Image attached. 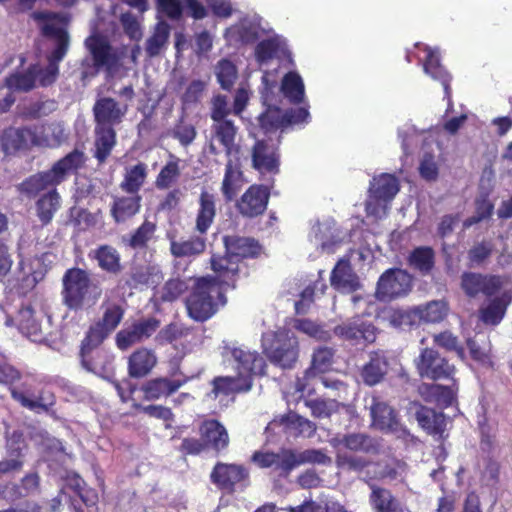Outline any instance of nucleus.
Returning a JSON list of instances; mask_svg holds the SVG:
<instances>
[{
    "mask_svg": "<svg viewBox=\"0 0 512 512\" xmlns=\"http://www.w3.org/2000/svg\"><path fill=\"white\" fill-rule=\"evenodd\" d=\"M85 155L74 149L56 161L52 167L25 178L17 191L29 199L36 198L35 213L42 226L49 225L61 208V195L57 186L63 183L84 164Z\"/></svg>",
    "mask_w": 512,
    "mask_h": 512,
    "instance_id": "f257e3e1",
    "label": "nucleus"
},
{
    "mask_svg": "<svg viewBox=\"0 0 512 512\" xmlns=\"http://www.w3.org/2000/svg\"><path fill=\"white\" fill-rule=\"evenodd\" d=\"M329 457L318 449L297 451L292 448H281L278 452L256 451L252 461L260 468H269V475L274 481L288 480L292 471L304 464H325Z\"/></svg>",
    "mask_w": 512,
    "mask_h": 512,
    "instance_id": "f03ea898",
    "label": "nucleus"
},
{
    "mask_svg": "<svg viewBox=\"0 0 512 512\" xmlns=\"http://www.w3.org/2000/svg\"><path fill=\"white\" fill-rule=\"evenodd\" d=\"M21 378V372L12 365L0 364V384L8 387L11 398L21 407L34 413H49L56 404L54 392L47 387L32 390V385L26 381L22 382L20 387L15 386Z\"/></svg>",
    "mask_w": 512,
    "mask_h": 512,
    "instance_id": "7ed1b4c3",
    "label": "nucleus"
},
{
    "mask_svg": "<svg viewBox=\"0 0 512 512\" xmlns=\"http://www.w3.org/2000/svg\"><path fill=\"white\" fill-rule=\"evenodd\" d=\"M90 59L81 61V79L96 76L104 69L108 73L117 72L126 56V47H113L109 40L100 34H92L84 41Z\"/></svg>",
    "mask_w": 512,
    "mask_h": 512,
    "instance_id": "20e7f679",
    "label": "nucleus"
},
{
    "mask_svg": "<svg viewBox=\"0 0 512 512\" xmlns=\"http://www.w3.org/2000/svg\"><path fill=\"white\" fill-rule=\"evenodd\" d=\"M125 314L123 307L116 303L108 304L102 317L91 325L81 341V364L87 371H95L92 353L121 323Z\"/></svg>",
    "mask_w": 512,
    "mask_h": 512,
    "instance_id": "39448f33",
    "label": "nucleus"
},
{
    "mask_svg": "<svg viewBox=\"0 0 512 512\" xmlns=\"http://www.w3.org/2000/svg\"><path fill=\"white\" fill-rule=\"evenodd\" d=\"M227 304L225 290L214 287L209 280L198 278L185 300L188 316L197 322L212 318Z\"/></svg>",
    "mask_w": 512,
    "mask_h": 512,
    "instance_id": "423d86ee",
    "label": "nucleus"
},
{
    "mask_svg": "<svg viewBox=\"0 0 512 512\" xmlns=\"http://www.w3.org/2000/svg\"><path fill=\"white\" fill-rule=\"evenodd\" d=\"M262 347L267 359L282 369H292L298 361V339L288 329L282 328L265 334Z\"/></svg>",
    "mask_w": 512,
    "mask_h": 512,
    "instance_id": "0eeeda50",
    "label": "nucleus"
},
{
    "mask_svg": "<svg viewBox=\"0 0 512 512\" xmlns=\"http://www.w3.org/2000/svg\"><path fill=\"white\" fill-rule=\"evenodd\" d=\"M2 148L6 153L28 151L33 147H46L50 144L44 124L21 127H8L1 135Z\"/></svg>",
    "mask_w": 512,
    "mask_h": 512,
    "instance_id": "6e6552de",
    "label": "nucleus"
},
{
    "mask_svg": "<svg viewBox=\"0 0 512 512\" xmlns=\"http://www.w3.org/2000/svg\"><path fill=\"white\" fill-rule=\"evenodd\" d=\"M91 285L89 273L78 267L65 271L62 278V301L70 310H80L84 306Z\"/></svg>",
    "mask_w": 512,
    "mask_h": 512,
    "instance_id": "1a4fd4ad",
    "label": "nucleus"
},
{
    "mask_svg": "<svg viewBox=\"0 0 512 512\" xmlns=\"http://www.w3.org/2000/svg\"><path fill=\"white\" fill-rule=\"evenodd\" d=\"M274 179L270 184L250 185L236 200L235 209L244 219H256L265 214L271 197Z\"/></svg>",
    "mask_w": 512,
    "mask_h": 512,
    "instance_id": "9d476101",
    "label": "nucleus"
},
{
    "mask_svg": "<svg viewBox=\"0 0 512 512\" xmlns=\"http://www.w3.org/2000/svg\"><path fill=\"white\" fill-rule=\"evenodd\" d=\"M508 275L481 274L476 272H464L461 275V288L464 293L475 298L479 294L491 297L497 294L503 287L510 284Z\"/></svg>",
    "mask_w": 512,
    "mask_h": 512,
    "instance_id": "9b49d317",
    "label": "nucleus"
},
{
    "mask_svg": "<svg viewBox=\"0 0 512 512\" xmlns=\"http://www.w3.org/2000/svg\"><path fill=\"white\" fill-rule=\"evenodd\" d=\"M418 374L421 378L433 381L453 379L455 366L434 348H424L415 360Z\"/></svg>",
    "mask_w": 512,
    "mask_h": 512,
    "instance_id": "f8f14e48",
    "label": "nucleus"
},
{
    "mask_svg": "<svg viewBox=\"0 0 512 512\" xmlns=\"http://www.w3.org/2000/svg\"><path fill=\"white\" fill-rule=\"evenodd\" d=\"M213 275L201 277L207 279L214 287H220L225 290L235 289L239 278V263L227 251L225 254H213L210 258Z\"/></svg>",
    "mask_w": 512,
    "mask_h": 512,
    "instance_id": "ddd939ff",
    "label": "nucleus"
},
{
    "mask_svg": "<svg viewBox=\"0 0 512 512\" xmlns=\"http://www.w3.org/2000/svg\"><path fill=\"white\" fill-rule=\"evenodd\" d=\"M411 288L412 277L407 271L390 268L379 277L376 296L381 301H389L407 295Z\"/></svg>",
    "mask_w": 512,
    "mask_h": 512,
    "instance_id": "4468645a",
    "label": "nucleus"
},
{
    "mask_svg": "<svg viewBox=\"0 0 512 512\" xmlns=\"http://www.w3.org/2000/svg\"><path fill=\"white\" fill-rule=\"evenodd\" d=\"M400 185L396 176L383 173L374 177L369 192L370 200L366 203V212L369 215H377L380 202H390L399 192Z\"/></svg>",
    "mask_w": 512,
    "mask_h": 512,
    "instance_id": "2eb2a0df",
    "label": "nucleus"
},
{
    "mask_svg": "<svg viewBox=\"0 0 512 512\" xmlns=\"http://www.w3.org/2000/svg\"><path fill=\"white\" fill-rule=\"evenodd\" d=\"M198 433L203 441L206 451L221 454L227 451L230 445V436L226 427L217 419H204L198 427Z\"/></svg>",
    "mask_w": 512,
    "mask_h": 512,
    "instance_id": "dca6fc26",
    "label": "nucleus"
},
{
    "mask_svg": "<svg viewBox=\"0 0 512 512\" xmlns=\"http://www.w3.org/2000/svg\"><path fill=\"white\" fill-rule=\"evenodd\" d=\"M225 354L230 356L228 360L233 361L237 376L241 379L252 381L251 376L261 373L264 368L263 358L257 352H252L244 347H227Z\"/></svg>",
    "mask_w": 512,
    "mask_h": 512,
    "instance_id": "f3484780",
    "label": "nucleus"
},
{
    "mask_svg": "<svg viewBox=\"0 0 512 512\" xmlns=\"http://www.w3.org/2000/svg\"><path fill=\"white\" fill-rule=\"evenodd\" d=\"M160 325L159 320L154 317L134 322L130 327L120 330L116 334V344L120 350H127L134 344L148 339Z\"/></svg>",
    "mask_w": 512,
    "mask_h": 512,
    "instance_id": "a211bd4d",
    "label": "nucleus"
},
{
    "mask_svg": "<svg viewBox=\"0 0 512 512\" xmlns=\"http://www.w3.org/2000/svg\"><path fill=\"white\" fill-rule=\"evenodd\" d=\"M334 447H343L353 453L376 456L380 454L382 445L378 438L363 432L346 433L332 440Z\"/></svg>",
    "mask_w": 512,
    "mask_h": 512,
    "instance_id": "6ab92c4d",
    "label": "nucleus"
},
{
    "mask_svg": "<svg viewBox=\"0 0 512 512\" xmlns=\"http://www.w3.org/2000/svg\"><path fill=\"white\" fill-rule=\"evenodd\" d=\"M252 167L261 174L276 175L280 169L278 148L265 140H257L251 151Z\"/></svg>",
    "mask_w": 512,
    "mask_h": 512,
    "instance_id": "aec40b11",
    "label": "nucleus"
},
{
    "mask_svg": "<svg viewBox=\"0 0 512 512\" xmlns=\"http://www.w3.org/2000/svg\"><path fill=\"white\" fill-rule=\"evenodd\" d=\"M127 111V105L121 107L114 98L101 97L93 106L95 126L115 128L122 122Z\"/></svg>",
    "mask_w": 512,
    "mask_h": 512,
    "instance_id": "412c9836",
    "label": "nucleus"
},
{
    "mask_svg": "<svg viewBox=\"0 0 512 512\" xmlns=\"http://www.w3.org/2000/svg\"><path fill=\"white\" fill-rule=\"evenodd\" d=\"M248 476L249 473L243 465L217 462L212 469L210 479L219 489L233 492L236 484L244 481Z\"/></svg>",
    "mask_w": 512,
    "mask_h": 512,
    "instance_id": "4be33fe9",
    "label": "nucleus"
},
{
    "mask_svg": "<svg viewBox=\"0 0 512 512\" xmlns=\"http://www.w3.org/2000/svg\"><path fill=\"white\" fill-rule=\"evenodd\" d=\"M197 204L194 231L206 235L216 218V197L213 193L202 190Z\"/></svg>",
    "mask_w": 512,
    "mask_h": 512,
    "instance_id": "5701e85b",
    "label": "nucleus"
},
{
    "mask_svg": "<svg viewBox=\"0 0 512 512\" xmlns=\"http://www.w3.org/2000/svg\"><path fill=\"white\" fill-rule=\"evenodd\" d=\"M187 380V378L170 379L167 377H156L146 381L141 386V391L145 400L155 401L174 394Z\"/></svg>",
    "mask_w": 512,
    "mask_h": 512,
    "instance_id": "b1692460",
    "label": "nucleus"
},
{
    "mask_svg": "<svg viewBox=\"0 0 512 512\" xmlns=\"http://www.w3.org/2000/svg\"><path fill=\"white\" fill-rule=\"evenodd\" d=\"M142 196L127 194L115 196L110 206V215L116 224L126 223L141 210Z\"/></svg>",
    "mask_w": 512,
    "mask_h": 512,
    "instance_id": "393cba45",
    "label": "nucleus"
},
{
    "mask_svg": "<svg viewBox=\"0 0 512 512\" xmlns=\"http://www.w3.org/2000/svg\"><path fill=\"white\" fill-rule=\"evenodd\" d=\"M389 370V361L383 351H373L369 354V360L360 370V376L364 384L375 386L381 383Z\"/></svg>",
    "mask_w": 512,
    "mask_h": 512,
    "instance_id": "a878e982",
    "label": "nucleus"
},
{
    "mask_svg": "<svg viewBox=\"0 0 512 512\" xmlns=\"http://www.w3.org/2000/svg\"><path fill=\"white\" fill-rule=\"evenodd\" d=\"M223 242L227 253L237 259L238 263L242 259L256 258L261 254L262 246L251 237L225 236Z\"/></svg>",
    "mask_w": 512,
    "mask_h": 512,
    "instance_id": "bb28decb",
    "label": "nucleus"
},
{
    "mask_svg": "<svg viewBox=\"0 0 512 512\" xmlns=\"http://www.w3.org/2000/svg\"><path fill=\"white\" fill-rule=\"evenodd\" d=\"M244 181V173L240 163L228 159L225 164L224 176L220 187L225 202L229 203L236 199Z\"/></svg>",
    "mask_w": 512,
    "mask_h": 512,
    "instance_id": "cd10ccee",
    "label": "nucleus"
},
{
    "mask_svg": "<svg viewBox=\"0 0 512 512\" xmlns=\"http://www.w3.org/2000/svg\"><path fill=\"white\" fill-rule=\"evenodd\" d=\"M333 333L342 340L356 343L360 340L372 343L376 339L374 325L363 321L342 323L334 327Z\"/></svg>",
    "mask_w": 512,
    "mask_h": 512,
    "instance_id": "c85d7f7f",
    "label": "nucleus"
},
{
    "mask_svg": "<svg viewBox=\"0 0 512 512\" xmlns=\"http://www.w3.org/2000/svg\"><path fill=\"white\" fill-rule=\"evenodd\" d=\"M148 177V165L144 162H137L124 168L123 177L119 188L126 194L140 195V190L146 183Z\"/></svg>",
    "mask_w": 512,
    "mask_h": 512,
    "instance_id": "c756f323",
    "label": "nucleus"
},
{
    "mask_svg": "<svg viewBox=\"0 0 512 512\" xmlns=\"http://www.w3.org/2000/svg\"><path fill=\"white\" fill-rule=\"evenodd\" d=\"M415 416L420 427L429 435L437 436L438 439L445 438L446 418L444 413L421 405Z\"/></svg>",
    "mask_w": 512,
    "mask_h": 512,
    "instance_id": "7c9ffc66",
    "label": "nucleus"
},
{
    "mask_svg": "<svg viewBox=\"0 0 512 512\" xmlns=\"http://www.w3.org/2000/svg\"><path fill=\"white\" fill-rule=\"evenodd\" d=\"M212 390L208 396L217 399L219 396H230L240 392H247L252 387L250 379H241L238 376H218L212 382Z\"/></svg>",
    "mask_w": 512,
    "mask_h": 512,
    "instance_id": "2f4dec72",
    "label": "nucleus"
},
{
    "mask_svg": "<svg viewBox=\"0 0 512 512\" xmlns=\"http://www.w3.org/2000/svg\"><path fill=\"white\" fill-rule=\"evenodd\" d=\"M93 157L98 164H104L117 143L115 128L95 126Z\"/></svg>",
    "mask_w": 512,
    "mask_h": 512,
    "instance_id": "473e14b6",
    "label": "nucleus"
},
{
    "mask_svg": "<svg viewBox=\"0 0 512 512\" xmlns=\"http://www.w3.org/2000/svg\"><path fill=\"white\" fill-rule=\"evenodd\" d=\"M237 134L238 127L232 120L213 122L211 125V139L217 140L222 145L227 156L239 150L236 144Z\"/></svg>",
    "mask_w": 512,
    "mask_h": 512,
    "instance_id": "72a5a7b5",
    "label": "nucleus"
},
{
    "mask_svg": "<svg viewBox=\"0 0 512 512\" xmlns=\"http://www.w3.org/2000/svg\"><path fill=\"white\" fill-rule=\"evenodd\" d=\"M42 34L45 37L53 38L55 41V47L48 54L47 60L59 64L66 56L70 46V37L67 30L54 24H45L42 27Z\"/></svg>",
    "mask_w": 512,
    "mask_h": 512,
    "instance_id": "f704fd0d",
    "label": "nucleus"
},
{
    "mask_svg": "<svg viewBox=\"0 0 512 512\" xmlns=\"http://www.w3.org/2000/svg\"><path fill=\"white\" fill-rule=\"evenodd\" d=\"M157 358L154 352L147 348H139L128 358V375L132 378H142L155 367Z\"/></svg>",
    "mask_w": 512,
    "mask_h": 512,
    "instance_id": "c9c22d12",
    "label": "nucleus"
},
{
    "mask_svg": "<svg viewBox=\"0 0 512 512\" xmlns=\"http://www.w3.org/2000/svg\"><path fill=\"white\" fill-rule=\"evenodd\" d=\"M89 258L96 260L99 268L107 273L118 274L122 270L120 253L112 245H99L90 251Z\"/></svg>",
    "mask_w": 512,
    "mask_h": 512,
    "instance_id": "e433bc0d",
    "label": "nucleus"
},
{
    "mask_svg": "<svg viewBox=\"0 0 512 512\" xmlns=\"http://www.w3.org/2000/svg\"><path fill=\"white\" fill-rule=\"evenodd\" d=\"M371 418L373 425L381 431H396L399 425L396 411L375 398L371 405Z\"/></svg>",
    "mask_w": 512,
    "mask_h": 512,
    "instance_id": "4c0bfd02",
    "label": "nucleus"
},
{
    "mask_svg": "<svg viewBox=\"0 0 512 512\" xmlns=\"http://www.w3.org/2000/svg\"><path fill=\"white\" fill-rule=\"evenodd\" d=\"M287 53L285 43L275 37L261 40L254 49L255 60L259 65L268 64L273 59H283Z\"/></svg>",
    "mask_w": 512,
    "mask_h": 512,
    "instance_id": "58836bf2",
    "label": "nucleus"
},
{
    "mask_svg": "<svg viewBox=\"0 0 512 512\" xmlns=\"http://www.w3.org/2000/svg\"><path fill=\"white\" fill-rule=\"evenodd\" d=\"M156 230V223L145 219L139 227L122 238V243L132 250H146L153 240Z\"/></svg>",
    "mask_w": 512,
    "mask_h": 512,
    "instance_id": "ea45409f",
    "label": "nucleus"
},
{
    "mask_svg": "<svg viewBox=\"0 0 512 512\" xmlns=\"http://www.w3.org/2000/svg\"><path fill=\"white\" fill-rule=\"evenodd\" d=\"M331 286L336 290L354 291L358 287L355 274L352 272L349 260L340 259L330 275Z\"/></svg>",
    "mask_w": 512,
    "mask_h": 512,
    "instance_id": "a19ab883",
    "label": "nucleus"
},
{
    "mask_svg": "<svg viewBox=\"0 0 512 512\" xmlns=\"http://www.w3.org/2000/svg\"><path fill=\"white\" fill-rule=\"evenodd\" d=\"M206 248L205 235H194L186 240L170 241V252L176 258L191 257L202 254Z\"/></svg>",
    "mask_w": 512,
    "mask_h": 512,
    "instance_id": "79ce46f5",
    "label": "nucleus"
},
{
    "mask_svg": "<svg viewBox=\"0 0 512 512\" xmlns=\"http://www.w3.org/2000/svg\"><path fill=\"white\" fill-rule=\"evenodd\" d=\"M371 494L369 501L375 512H401L400 504L389 489L367 481Z\"/></svg>",
    "mask_w": 512,
    "mask_h": 512,
    "instance_id": "37998d69",
    "label": "nucleus"
},
{
    "mask_svg": "<svg viewBox=\"0 0 512 512\" xmlns=\"http://www.w3.org/2000/svg\"><path fill=\"white\" fill-rule=\"evenodd\" d=\"M421 393L425 401L434 403L441 409L450 407L456 399V391L452 386L425 384Z\"/></svg>",
    "mask_w": 512,
    "mask_h": 512,
    "instance_id": "c03bdc74",
    "label": "nucleus"
},
{
    "mask_svg": "<svg viewBox=\"0 0 512 512\" xmlns=\"http://www.w3.org/2000/svg\"><path fill=\"white\" fill-rule=\"evenodd\" d=\"M423 68L426 74H428L434 80H437L441 83V85L444 88L445 95L447 97H450L451 75L441 64L439 55L432 51L431 49H427V55L423 64Z\"/></svg>",
    "mask_w": 512,
    "mask_h": 512,
    "instance_id": "a18cd8bd",
    "label": "nucleus"
},
{
    "mask_svg": "<svg viewBox=\"0 0 512 512\" xmlns=\"http://www.w3.org/2000/svg\"><path fill=\"white\" fill-rule=\"evenodd\" d=\"M407 263L421 275H428L435 266V251L430 246L416 247L410 252Z\"/></svg>",
    "mask_w": 512,
    "mask_h": 512,
    "instance_id": "49530a36",
    "label": "nucleus"
},
{
    "mask_svg": "<svg viewBox=\"0 0 512 512\" xmlns=\"http://www.w3.org/2000/svg\"><path fill=\"white\" fill-rule=\"evenodd\" d=\"M508 301L503 296L494 297L478 311L479 320L485 325L496 326L504 318Z\"/></svg>",
    "mask_w": 512,
    "mask_h": 512,
    "instance_id": "de8ad7c7",
    "label": "nucleus"
},
{
    "mask_svg": "<svg viewBox=\"0 0 512 512\" xmlns=\"http://www.w3.org/2000/svg\"><path fill=\"white\" fill-rule=\"evenodd\" d=\"M335 349L327 346H319L312 354L310 367L305 371V377L311 378L317 374L328 372L334 363Z\"/></svg>",
    "mask_w": 512,
    "mask_h": 512,
    "instance_id": "09e8293b",
    "label": "nucleus"
},
{
    "mask_svg": "<svg viewBox=\"0 0 512 512\" xmlns=\"http://www.w3.org/2000/svg\"><path fill=\"white\" fill-rule=\"evenodd\" d=\"M181 176L180 159L170 154L169 160L160 169L155 179V186L159 190H165L176 184Z\"/></svg>",
    "mask_w": 512,
    "mask_h": 512,
    "instance_id": "8fccbe9b",
    "label": "nucleus"
},
{
    "mask_svg": "<svg viewBox=\"0 0 512 512\" xmlns=\"http://www.w3.org/2000/svg\"><path fill=\"white\" fill-rule=\"evenodd\" d=\"M171 27L166 21H159L152 35L146 40L145 50L149 57H156L167 45Z\"/></svg>",
    "mask_w": 512,
    "mask_h": 512,
    "instance_id": "3c124183",
    "label": "nucleus"
},
{
    "mask_svg": "<svg viewBox=\"0 0 512 512\" xmlns=\"http://www.w3.org/2000/svg\"><path fill=\"white\" fill-rule=\"evenodd\" d=\"M102 219V211L98 209L92 213L86 208L73 206L69 209V221L79 231L94 227Z\"/></svg>",
    "mask_w": 512,
    "mask_h": 512,
    "instance_id": "603ef678",
    "label": "nucleus"
},
{
    "mask_svg": "<svg viewBox=\"0 0 512 512\" xmlns=\"http://www.w3.org/2000/svg\"><path fill=\"white\" fill-rule=\"evenodd\" d=\"M281 91L291 103H301L304 99L305 89L300 75L296 72L285 74L281 84Z\"/></svg>",
    "mask_w": 512,
    "mask_h": 512,
    "instance_id": "864d4df0",
    "label": "nucleus"
},
{
    "mask_svg": "<svg viewBox=\"0 0 512 512\" xmlns=\"http://www.w3.org/2000/svg\"><path fill=\"white\" fill-rule=\"evenodd\" d=\"M475 212L463 221V227L468 229L482 221L488 220L494 213V204L487 193L481 194L475 199Z\"/></svg>",
    "mask_w": 512,
    "mask_h": 512,
    "instance_id": "5fc2aeb1",
    "label": "nucleus"
},
{
    "mask_svg": "<svg viewBox=\"0 0 512 512\" xmlns=\"http://www.w3.org/2000/svg\"><path fill=\"white\" fill-rule=\"evenodd\" d=\"M433 344L446 352H454L456 356L464 361L466 359L465 348L457 335L450 330H445L432 336Z\"/></svg>",
    "mask_w": 512,
    "mask_h": 512,
    "instance_id": "6e6d98bb",
    "label": "nucleus"
},
{
    "mask_svg": "<svg viewBox=\"0 0 512 512\" xmlns=\"http://www.w3.org/2000/svg\"><path fill=\"white\" fill-rule=\"evenodd\" d=\"M280 423L287 431H293L295 435L312 436L316 431V425L312 421L293 412L283 415Z\"/></svg>",
    "mask_w": 512,
    "mask_h": 512,
    "instance_id": "4d7b16f0",
    "label": "nucleus"
},
{
    "mask_svg": "<svg viewBox=\"0 0 512 512\" xmlns=\"http://www.w3.org/2000/svg\"><path fill=\"white\" fill-rule=\"evenodd\" d=\"M28 449L24 433L14 430L6 439V454L10 460L20 461L22 467L25 462V454Z\"/></svg>",
    "mask_w": 512,
    "mask_h": 512,
    "instance_id": "13d9d810",
    "label": "nucleus"
},
{
    "mask_svg": "<svg viewBox=\"0 0 512 512\" xmlns=\"http://www.w3.org/2000/svg\"><path fill=\"white\" fill-rule=\"evenodd\" d=\"M335 462L338 468L355 473H361L371 464L380 466V462H372L362 456L340 452L336 454Z\"/></svg>",
    "mask_w": 512,
    "mask_h": 512,
    "instance_id": "bf43d9fd",
    "label": "nucleus"
},
{
    "mask_svg": "<svg viewBox=\"0 0 512 512\" xmlns=\"http://www.w3.org/2000/svg\"><path fill=\"white\" fill-rule=\"evenodd\" d=\"M5 83L11 91H30L35 87V69L32 65L22 73H15L5 79Z\"/></svg>",
    "mask_w": 512,
    "mask_h": 512,
    "instance_id": "052dcab7",
    "label": "nucleus"
},
{
    "mask_svg": "<svg viewBox=\"0 0 512 512\" xmlns=\"http://www.w3.org/2000/svg\"><path fill=\"white\" fill-rule=\"evenodd\" d=\"M419 321L427 323L441 322L447 315V306L442 301H431L423 307H417Z\"/></svg>",
    "mask_w": 512,
    "mask_h": 512,
    "instance_id": "680f3d73",
    "label": "nucleus"
},
{
    "mask_svg": "<svg viewBox=\"0 0 512 512\" xmlns=\"http://www.w3.org/2000/svg\"><path fill=\"white\" fill-rule=\"evenodd\" d=\"M172 440L180 439V444L176 447V451L183 457L187 456H198L205 452L203 441L200 438L186 436L180 437L178 433L174 434L171 438Z\"/></svg>",
    "mask_w": 512,
    "mask_h": 512,
    "instance_id": "e2e57ef3",
    "label": "nucleus"
},
{
    "mask_svg": "<svg viewBox=\"0 0 512 512\" xmlns=\"http://www.w3.org/2000/svg\"><path fill=\"white\" fill-rule=\"evenodd\" d=\"M160 276L150 266H140L132 270L128 284L132 287L149 286L156 284Z\"/></svg>",
    "mask_w": 512,
    "mask_h": 512,
    "instance_id": "0e129e2a",
    "label": "nucleus"
},
{
    "mask_svg": "<svg viewBox=\"0 0 512 512\" xmlns=\"http://www.w3.org/2000/svg\"><path fill=\"white\" fill-rule=\"evenodd\" d=\"M217 80L224 90H230L237 78V68L228 59H221L216 67Z\"/></svg>",
    "mask_w": 512,
    "mask_h": 512,
    "instance_id": "69168bd1",
    "label": "nucleus"
},
{
    "mask_svg": "<svg viewBox=\"0 0 512 512\" xmlns=\"http://www.w3.org/2000/svg\"><path fill=\"white\" fill-rule=\"evenodd\" d=\"M493 253V245L482 241L473 245L467 253L469 267H479L486 263Z\"/></svg>",
    "mask_w": 512,
    "mask_h": 512,
    "instance_id": "338daca9",
    "label": "nucleus"
},
{
    "mask_svg": "<svg viewBox=\"0 0 512 512\" xmlns=\"http://www.w3.org/2000/svg\"><path fill=\"white\" fill-rule=\"evenodd\" d=\"M188 291V284L181 278H172L167 280L161 291V300L163 302H174Z\"/></svg>",
    "mask_w": 512,
    "mask_h": 512,
    "instance_id": "774afa93",
    "label": "nucleus"
}]
</instances>
